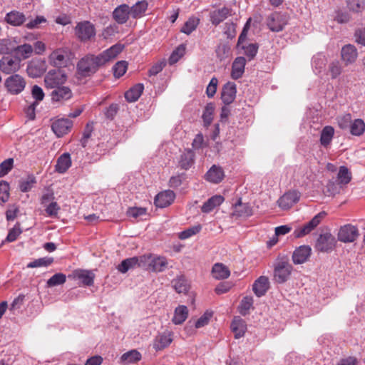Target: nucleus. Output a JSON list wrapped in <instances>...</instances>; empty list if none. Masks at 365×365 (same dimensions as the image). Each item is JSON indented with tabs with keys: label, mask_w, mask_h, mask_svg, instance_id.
I'll return each mask as SVG.
<instances>
[{
	"label": "nucleus",
	"mask_w": 365,
	"mask_h": 365,
	"mask_svg": "<svg viewBox=\"0 0 365 365\" xmlns=\"http://www.w3.org/2000/svg\"><path fill=\"white\" fill-rule=\"evenodd\" d=\"M173 287L175 290L179 293L186 294L190 289V284L186 278L182 276H178L172 281Z\"/></svg>",
	"instance_id": "nucleus-38"
},
{
	"label": "nucleus",
	"mask_w": 365,
	"mask_h": 365,
	"mask_svg": "<svg viewBox=\"0 0 365 365\" xmlns=\"http://www.w3.org/2000/svg\"><path fill=\"white\" fill-rule=\"evenodd\" d=\"M31 95L32 97L36 100V103H34L29 106L28 108V114L30 115L31 119H34L35 106L38 104V101H41L43 99L44 93L40 86L34 85L31 88Z\"/></svg>",
	"instance_id": "nucleus-31"
},
{
	"label": "nucleus",
	"mask_w": 365,
	"mask_h": 365,
	"mask_svg": "<svg viewBox=\"0 0 365 365\" xmlns=\"http://www.w3.org/2000/svg\"><path fill=\"white\" fill-rule=\"evenodd\" d=\"M212 274L216 279H225L230 277V270L222 263H215L212 268Z\"/></svg>",
	"instance_id": "nucleus-33"
},
{
	"label": "nucleus",
	"mask_w": 365,
	"mask_h": 365,
	"mask_svg": "<svg viewBox=\"0 0 365 365\" xmlns=\"http://www.w3.org/2000/svg\"><path fill=\"white\" fill-rule=\"evenodd\" d=\"M214 110L215 106L213 103H210L206 105L202 113V120L205 127H208L211 124L213 119Z\"/></svg>",
	"instance_id": "nucleus-46"
},
{
	"label": "nucleus",
	"mask_w": 365,
	"mask_h": 365,
	"mask_svg": "<svg viewBox=\"0 0 365 365\" xmlns=\"http://www.w3.org/2000/svg\"><path fill=\"white\" fill-rule=\"evenodd\" d=\"M9 185L6 181H1L0 182V205H2L3 203L8 201L9 198Z\"/></svg>",
	"instance_id": "nucleus-53"
},
{
	"label": "nucleus",
	"mask_w": 365,
	"mask_h": 365,
	"mask_svg": "<svg viewBox=\"0 0 365 365\" xmlns=\"http://www.w3.org/2000/svg\"><path fill=\"white\" fill-rule=\"evenodd\" d=\"M351 121L352 118L350 113H347L337 118L338 125L342 130H349Z\"/></svg>",
	"instance_id": "nucleus-58"
},
{
	"label": "nucleus",
	"mask_w": 365,
	"mask_h": 365,
	"mask_svg": "<svg viewBox=\"0 0 365 365\" xmlns=\"http://www.w3.org/2000/svg\"><path fill=\"white\" fill-rule=\"evenodd\" d=\"M253 302H254V300H253L252 297L246 296V297H243V299H242V301L240 302V313L242 314H245L246 312L250 310L252 307Z\"/></svg>",
	"instance_id": "nucleus-59"
},
{
	"label": "nucleus",
	"mask_w": 365,
	"mask_h": 365,
	"mask_svg": "<svg viewBox=\"0 0 365 365\" xmlns=\"http://www.w3.org/2000/svg\"><path fill=\"white\" fill-rule=\"evenodd\" d=\"M175 198V194L173 191L168 190L158 193L154 200L156 207L164 208L171 205Z\"/></svg>",
	"instance_id": "nucleus-18"
},
{
	"label": "nucleus",
	"mask_w": 365,
	"mask_h": 365,
	"mask_svg": "<svg viewBox=\"0 0 365 365\" xmlns=\"http://www.w3.org/2000/svg\"><path fill=\"white\" fill-rule=\"evenodd\" d=\"M73 126V122L68 118L57 119L53 122L51 129L58 138L67 134Z\"/></svg>",
	"instance_id": "nucleus-12"
},
{
	"label": "nucleus",
	"mask_w": 365,
	"mask_h": 365,
	"mask_svg": "<svg viewBox=\"0 0 365 365\" xmlns=\"http://www.w3.org/2000/svg\"><path fill=\"white\" fill-rule=\"evenodd\" d=\"M273 267V279L278 284L286 282L293 271V266L285 256L278 257L274 263Z\"/></svg>",
	"instance_id": "nucleus-1"
},
{
	"label": "nucleus",
	"mask_w": 365,
	"mask_h": 365,
	"mask_svg": "<svg viewBox=\"0 0 365 365\" xmlns=\"http://www.w3.org/2000/svg\"><path fill=\"white\" fill-rule=\"evenodd\" d=\"M194 153L191 150H185L179 160V166L183 170H188L194 163Z\"/></svg>",
	"instance_id": "nucleus-41"
},
{
	"label": "nucleus",
	"mask_w": 365,
	"mask_h": 365,
	"mask_svg": "<svg viewBox=\"0 0 365 365\" xmlns=\"http://www.w3.org/2000/svg\"><path fill=\"white\" fill-rule=\"evenodd\" d=\"M312 255V248L309 245H302L297 247L292 254V261L294 264H302L307 262Z\"/></svg>",
	"instance_id": "nucleus-14"
},
{
	"label": "nucleus",
	"mask_w": 365,
	"mask_h": 365,
	"mask_svg": "<svg viewBox=\"0 0 365 365\" xmlns=\"http://www.w3.org/2000/svg\"><path fill=\"white\" fill-rule=\"evenodd\" d=\"M4 19L6 23L11 26H19L25 22L26 16L23 13L17 11H11L6 14Z\"/></svg>",
	"instance_id": "nucleus-32"
},
{
	"label": "nucleus",
	"mask_w": 365,
	"mask_h": 365,
	"mask_svg": "<svg viewBox=\"0 0 365 365\" xmlns=\"http://www.w3.org/2000/svg\"><path fill=\"white\" fill-rule=\"evenodd\" d=\"M350 133L354 136H360L365 131V123L362 119L357 118L352 120L349 128Z\"/></svg>",
	"instance_id": "nucleus-43"
},
{
	"label": "nucleus",
	"mask_w": 365,
	"mask_h": 365,
	"mask_svg": "<svg viewBox=\"0 0 365 365\" xmlns=\"http://www.w3.org/2000/svg\"><path fill=\"white\" fill-rule=\"evenodd\" d=\"M237 48L243 50L248 60L251 61L256 56L259 46L257 43H249L247 45H241L240 47Z\"/></svg>",
	"instance_id": "nucleus-47"
},
{
	"label": "nucleus",
	"mask_w": 365,
	"mask_h": 365,
	"mask_svg": "<svg viewBox=\"0 0 365 365\" xmlns=\"http://www.w3.org/2000/svg\"><path fill=\"white\" fill-rule=\"evenodd\" d=\"M202 230V226L200 225H195L193 227H189L188 229L181 232L179 233V238L180 240H186L200 232Z\"/></svg>",
	"instance_id": "nucleus-55"
},
{
	"label": "nucleus",
	"mask_w": 365,
	"mask_h": 365,
	"mask_svg": "<svg viewBox=\"0 0 365 365\" xmlns=\"http://www.w3.org/2000/svg\"><path fill=\"white\" fill-rule=\"evenodd\" d=\"M225 178L223 169L218 165H213L205 175V179L212 183L218 184Z\"/></svg>",
	"instance_id": "nucleus-22"
},
{
	"label": "nucleus",
	"mask_w": 365,
	"mask_h": 365,
	"mask_svg": "<svg viewBox=\"0 0 365 365\" xmlns=\"http://www.w3.org/2000/svg\"><path fill=\"white\" fill-rule=\"evenodd\" d=\"M130 16V7L127 4H122L116 7L113 12L114 20L119 24H123Z\"/></svg>",
	"instance_id": "nucleus-26"
},
{
	"label": "nucleus",
	"mask_w": 365,
	"mask_h": 365,
	"mask_svg": "<svg viewBox=\"0 0 365 365\" xmlns=\"http://www.w3.org/2000/svg\"><path fill=\"white\" fill-rule=\"evenodd\" d=\"M358 56L357 49L354 45L346 44L341 51V58L346 66L354 63Z\"/></svg>",
	"instance_id": "nucleus-19"
},
{
	"label": "nucleus",
	"mask_w": 365,
	"mask_h": 365,
	"mask_svg": "<svg viewBox=\"0 0 365 365\" xmlns=\"http://www.w3.org/2000/svg\"><path fill=\"white\" fill-rule=\"evenodd\" d=\"M348 7L356 12H359L365 8V0H348Z\"/></svg>",
	"instance_id": "nucleus-61"
},
{
	"label": "nucleus",
	"mask_w": 365,
	"mask_h": 365,
	"mask_svg": "<svg viewBox=\"0 0 365 365\" xmlns=\"http://www.w3.org/2000/svg\"><path fill=\"white\" fill-rule=\"evenodd\" d=\"M46 71V64L44 61L34 60L31 61L26 68L28 75L31 78H38Z\"/></svg>",
	"instance_id": "nucleus-17"
},
{
	"label": "nucleus",
	"mask_w": 365,
	"mask_h": 365,
	"mask_svg": "<svg viewBox=\"0 0 365 365\" xmlns=\"http://www.w3.org/2000/svg\"><path fill=\"white\" fill-rule=\"evenodd\" d=\"M71 166V159L68 153L62 154L57 159L55 170L59 173H64Z\"/></svg>",
	"instance_id": "nucleus-34"
},
{
	"label": "nucleus",
	"mask_w": 365,
	"mask_h": 365,
	"mask_svg": "<svg viewBox=\"0 0 365 365\" xmlns=\"http://www.w3.org/2000/svg\"><path fill=\"white\" fill-rule=\"evenodd\" d=\"M336 239L331 233L327 232L319 236L315 249L321 252H330L336 246Z\"/></svg>",
	"instance_id": "nucleus-4"
},
{
	"label": "nucleus",
	"mask_w": 365,
	"mask_h": 365,
	"mask_svg": "<svg viewBox=\"0 0 365 365\" xmlns=\"http://www.w3.org/2000/svg\"><path fill=\"white\" fill-rule=\"evenodd\" d=\"M142 359L141 354L136 349L128 351L120 356V362L124 364H135Z\"/></svg>",
	"instance_id": "nucleus-40"
},
{
	"label": "nucleus",
	"mask_w": 365,
	"mask_h": 365,
	"mask_svg": "<svg viewBox=\"0 0 365 365\" xmlns=\"http://www.w3.org/2000/svg\"><path fill=\"white\" fill-rule=\"evenodd\" d=\"M230 328L236 339L244 336L247 331V324L240 317H235L232 321Z\"/></svg>",
	"instance_id": "nucleus-27"
},
{
	"label": "nucleus",
	"mask_w": 365,
	"mask_h": 365,
	"mask_svg": "<svg viewBox=\"0 0 365 365\" xmlns=\"http://www.w3.org/2000/svg\"><path fill=\"white\" fill-rule=\"evenodd\" d=\"M245 65L246 59L244 57H237L232 64L231 78L235 80L240 78L245 72Z\"/></svg>",
	"instance_id": "nucleus-29"
},
{
	"label": "nucleus",
	"mask_w": 365,
	"mask_h": 365,
	"mask_svg": "<svg viewBox=\"0 0 365 365\" xmlns=\"http://www.w3.org/2000/svg\"><path fill=\"white\" fill-rule=\"evenodd\" d=\"M128 69V63L125 61H120L117 62L113 68V74L115 78H120L123 76Z\"/></svg>",
	"instance_id": "nucleus-54"
},
{
	"label": "nucleus",
	"mask_w": 365,
	"mask_h": 365,
	"mask_svg": "<svg viewBox=\"0 0 365 365\" xmlns=\"http://www.w3.org/2000/svg\"><path fill=\"white\" fill-rule=\"evenodd\" d=\"M14 160L9 158L0 164V178L6 175L13 168Z\"/></svg>",
	"instance_id": "nucleus-60"
},
{
	"label": "nucleus",
	"mask_w": 365,
	"mask_h": 365,
	"mask_svg": "<svg viewBox=\"0 0 365 365\" xmlns=\"http://www.w3.org/2000/svg\"><path fill=\"white\" fill-rule=\"evenodd\" d=\"M123 48L124 45L120 43H116L110 46L109 48L105 50L97 56L98 62L103 66L106 63L114 60L118 54L123 51Z\"/></svg>",
	"instance_id": "nucleus-8"
},
{
	"label": "nucleus",
	"mask_w": 365,
	"mask_h": 365,
	"mask_svg": "<svg viewBox=\"0 0 365 365\" xmlns=\"http://www.w3.org/2000/svg\"><path fill=\"white\" fill-rule=\"evenodd\" d=\"M237 88L235 83L228 82L224 85L221 93V99L226 105L232 103L236 97Z\"/></svg>",
	"instance_id": "nucleus-24"
},
{
	"label": "nucleus",
	"mask_w": 365,
	"mask_h": 365,
	"mask_svg": "<svg viewBox=\"0 0 365 365\" xmlns=\"http://www.w3.org/2000/svg\"><path fill=\"white\" fill-rule=\"evenodd\" d=\"M76 34L81 41H86L96 36V29L89 21L78 23L76 26Z\"/></svg>",
	"instance_id": "nucleus-7"
},
{
	"label": "nucleus",
	"mask_w": 365,
	"mask_h": 365,
	"mask_svg": "<svg viewBox=\"0 0 365 365\" xmlns=\"http://www.w3.org/2000/svg\"><path fill=\"white\" fill-rule=\"evenodd\" d=\"M144 86L142 83H138L130 88L125 93V98L128 102H135L138 100L143 93Z\"/></svg>",
	"instance_id": "nucleus-36"
},
{
	"label": "nucleus",
	"mask_w": 365,
	"mask_h": 365,
	"mask_svg": "<svg viewBox=\"0 0 365 365\" xmlns=\"http://www.w3.org/2000/svg\"><path fill=\"white\" fill-rule=\"evenodd\" d=\"M329 72L331 76V78H336L342 73V67L339 61H334L329 65Z\"/></svg>",
	"instance_id": "nucleus-57"
},
{
	"label": "nucleus",
	"mask_w": 365,
	"mask_h": 365,
	"mask_svg": "<svg viewBox=\"0 0 365 365\" xmlns=\"http://www.w3.org/2000/svg\"><path fill=\"white\" fill-rule=\"evenodd\" d=\"M301 194L297 190H289L285 192L277 201L278 205L283 210H289L300 199Z\"/></svg>",
	"instance_id": "nucleus-9"
},
{
	"label": "nucleus",
	"mask_w": 365,
	"mask_h": 365,
	"mask_svg": "<svg viewBox=\"0 0 365 365\" xmlns=\"http://www.w3.org/2000/svg\"><path fill=\"white\" fill-rule=\"evenodd\" d=\"M267 25L272 31H280L286 25L285 20L279 13L271 14L267 19Z\"/></svg>",
	"instance_id": "nucleus-23"
},
{
	"label": "nucleus",
	"mask_w": 365,
	"mask_h": 365,
	"mask_svg": "<svg viewBox=\"0 0 365 365\" xmlns=\"http://www.w3.org/2000/svg\"><path fill=\"white\" fill-rule=\"evenodd\" d=\"M15 51L16 54L20 56L22 58L26 59L31 56L33 53V48L31 45L25 43L17 46Z\"/></svg>",
	"instance_id": "nucleus-52"
},
{
	"label": "nucleus",
	"mask_w": 365,
	"mask_h": 365,
	"mask_svg": "<svg viewBox=\"0 0 365 365\" xmlns=\"http://www.w3.org/2000/svg\"><path fill=\"white\" fill-rule=\"evenodd\" d=\"M234 210L232 213L235 217H248L252 215V207L248 203H242L241 198L238 199L233 205Z\"/></svg>",
	"instance_id": "nucleus-20"
},
{
	"label": "nucleus",
	"mask_w": 365,
	"mask_h": 365,
	"mask_svg": "<svg viewBox=\"0 0 365 365\" xmlns=\"http://www.w3.org/2000/svg\"><path fill=\"white\" fill-rule=\"evenodd\" d=\"M224 201V197L221 195H214L208 199L201 207L202 212L208 213L213 210L216 207L220 206Z\"/></svg>",
	"instance_id": "nucleus-37"
},
{
	"label": "nucleus",
	"mask_w": 365,
	"mask_h": 365,
	"mask_svg": "<svg viewBox=\"0 0 365 365\" xmlns=\"http://www.w3.org/2000/svg\"><path fill=\"white\" fill-rule=\"evenodd\" d=\"M173 333L169 331L158 334L153 341L154 349L161 351L169 346L173 341Z\"/></svg>",
	"instance_id": "nucleus-15"
},
{
	"label": "nucleus",
	"mask_w": 365,
	"mask_h": 365,
	"mask_svg": "<svg viewBox=\"0 0 365 365\" xmlns=\"http://www.w3.org/2000/svg\"><path fill=\"white\" fill-rule=\"evenodd\" d=\"M59 210L60 206L58 205L56 202H50L46 205V207L45 209L47 215L49 217L56 216Z\"/></svg>",
	"instance_id": "nucleus-63"
},
{
	"label": "nucleus",
	"mask_w": 365,
	"mask_h": 365,
	"mask_svg": "<svg viewBox=\"0 0 365 365\" xmlns=\"http://www.w3.org/2000/svg\"><path fill=\"white\" fill-rule=\"evenodd\" d=\"M351 180V174L349 169L345 166L339 168L337 174V181L339 185H346L349 183Z\"/></svg>",
	"instance_id": "nucleus-45"
},
{
	"label": "nucleus",
	"mask_w": 365,
	"mask_h": 365,
	"mask_svg": "<svg viewBox=\"0 0 365 365\" xmlns=\"http://www.w3.org/2000/svg\"><path fill=\"white\" fill-rule=\"evenodd\" d=\"M359 236V230L356 227L351 225L342 226L338 233V240L343 242H352Z\"/></svg>",
	"instance_id": "nucleus-10"
},
{
	"label": "nucleus",
	"mask_w": 365,
	"mask_h": 365,
	"mask_svg": "<svg viewBox=\"0 0 365 365\" xmlns=\"http://www.w3.org/2000/svg\"><path fill=\"white\" fill-rule=\"evenodd\" d=\"M4 84L7 91L10 93L16 95L24 91L26 83L22 76L18 74H14L7 78Z\"/></svg>",
	"instance_id": "nucleus-5"
},
{
	"label": "nucleus",
	"mask_w": 365,
	"mask_h": 365,
	"mask_svg": "<svg viewBox=\"0 0 365 365\" xmlns=\"http://www.w3.org/2000/svg\"><path fill=\"white\" fill-rule=\"evenodd\" d=\"M334 134V129L333 127L329 126V125L325 126L321 133V136H320L321 144L324 147H327V145H329L330 144V143L331 142Z\"/></svg>",
	"instance_id": "nucleus-44"
},
{
	"label": "nucleus",
	"mask_w": 365,
	"mask_h": 365,
	"mask_svg": "<svg viewBox=\"0 0 365 365\" xmlns=\"http://www.w3.org/2000/svg\"><path fill=\"white\" fill-rule=\"evenodd\" d=\"M188 317V309L185 305H179L175 308L174 315L172 319L173 324L178 325L182 324Z\"/></svg>",
	"instance_id": "nucleus-39"
},
{
	"label": "nucleus",
	"mask_w": 365,
	"mask_h": 365,
	"mask_svg": "<svg viewBox=\"0 0 365 365\" xmlns=\"http://www.w3.org/2000/svg\"><path fill=\"white\" fill-rule=\"evenodd\" d=\"M68 52L63 48H58L53 51L48 56L49 62L56 67H61L66 66Z\"/></svg>",
	"instance_id": "nucleus-16"
},
{
	"label": "nucleus",
	"mask_w": 365,
	"mask_h": 365,
	"mask_svg": "<svg viewBox=\"0 0 365 365\" xmlns=\"http://www.w3.org/2000/svg\"><path fill=\"white\" fill-rule=\"evenodd\" d=\"M326 212H321L315 215L309 222L304 225L303 226L298 227L294 230V235L297 238L302 237L309 234L314 228H316L322 220L325 217Z\"/></svg>",
	"instance_id": "nucleus-6"
},
{
	"label": "nucleus",
	"mask_w": 365,
	"mask_h": 365,
	"mask_svg": "<svg viewBox=\"0 0 365 365\" xmlns=\"http://www.w3.org/2000/svg\"><path fill=\"white\" fill-rule=\"evenodd\" d=\"M217 84V78L216 77H212L206 88V94L209 98L213 97L216 93Z\"/></svg>",
	"instance_id": "nucleus-62"
},
{
	"label": "nucleus",
	"mask_w": 365,
	"mask_h": 365,
	"mask_svg": "<svg viewBox=\"0 0 365 365\" xmlns=\"http://www.w3.org/2000/svg\"><path fill=\"white\" fill-rule=\"evenodd\" d=\"M67 81L66 73L61 69L50 70L44 77L45 86L47 88H55L63 85Z\"/></svg>",
	"instance_id": "nucleus-3"
},
{
	"label": "nucleus",
	"mask_w": 365,
	"mask_h": 365,
	"mask_svg": "<svg viewBox=\"0 0 365 365\" xmlns=\"http://www.w3.org/2000/svg\"><path fill=\"white\" fill-rule=\"evenodd\" d=\"M200 19L196 17H190L188 20L185 23L184 26L181 29V32L190 34L193 31H195L199 24Z\"/></svg>",
	"instance_id": "nucleus-48"
},
{
	"label": "nucleus",
	"mask_w": 365,
	"mask_h": 365,
	"mask_svg": "<svg viewBox=\"0 0 365 365\" xmlns=\"http://www.w3.org/2000/svg\"><path fill=\"white\" fill-rule=\"evenodd\" d=\"M269 288V282L267 277L260 276L257 278L253 285L252 290L258 297L264 296Z\"/></svg>",
	"instance_id": "nucleus-25"
},
{
	"label": "nucleus",
	"mask_w": 365,
	"mask_h": 365,
	"mask_svg": "<svg viewBox=\"0 0 365 365\" xmlns=\"http://www.w3.org/2000/svg\"><path fill=\"white\" fill-rule=\"evenodd\" d=\"M97 56L88 54L83 57L77 63L78 74L83 77L91 76L101 66Z\"/></svg>",
	"instance_id": "nucleus-2"
},
{
	"label": "nucleus",
	"mask_w": 365,
	"mask_h": 365,
	"mask_svg": "<svg viewBox=\"0 0 365 365\" xmlns=\"http://www.w3.org/2000/svg\"><path fill=\"white\" fill-rule=\"evenodd\" d=\"M148 259H149V257L146 255H143L140 257H134L125 259L118 266V269L121 273H125L128 269L133 268L136 265L145 267V260Z\"/></svg>",
	"instance_id": "nucleus-11"
},
{
	"label": "nucleus",
	"mask_w": 365,
	"mask_h": 365,
	"mask_svg": "<svg viewBox=\"0 0 365 365\" xmlns=\"http://www.w3.org/2000/svg\"><path fill=\"white\" fill-rule=\"evenodd\" d=\"M51 99L53 101L59 102L67 101L72 97V91L68 86H63V85L56 87L51 92Z\"/></svg>",
	"instance_id": "nucleus-28"
},
{
	"label": "nucleus",
	"mask_w": 365,
	"mask_h": 365,
	"mask_svg": "<svg viewBox=\"0 0 365 365\" xmlns=\"http://www.w3.org/2000/svg\"><path fill=\"white\" fill-rule=\"evenodd\" d=\"M148 9V3L145 1H138L130 8V16L133 19H139L143 16Z\"/></svg>",
	"instance_id": "nucleus-42"
},
{
	"label": "nucleus",
	"mask_w": 365,
	"mask_h": 365,
	"mask_svg": "<svg viewBox=\"0 0 365 365\" xmlns=\"http://www.w3.org/2000/svg\"><path fill=\"white\" fill-rule=\"evenodd\" d=\"M20 68V60L10 56H4L0 60V69L3 73H11L18 71Z\"/></svg>",
	"instance_id": "nucleus-13"
},
{
	"label": "nucleus",
	"mask_w": 365,
	"mask_h": 365,
	"mask_svg": "<svg viewBox=\"0 0 365 365\" xmlns=\"http://www.w3.org/2000/svg\"><path fill=\"white\" fill-rule=\"evenodd\" d=\"M53 259L51 257H43L34 260L27 264L29 268H36L39 267H47L52 264Z\"/></svg>",
	"instance_id": "nucleus-56"
},
{
	"label": "nucleus",
	"mask_w": 365,
	"mask_h": 365,
	"mask_svg": "<svg viewBox=\"0 0 365 365\" xmlns=\"http://www.w3.org/2000/svg\"><path fill=\"white\" fill-rule=\"evenodd\" d=\"M66 276L63 273H56L48 279L47 287H52L63 284L66 282Z\"/></svg>",
	"instance_id": "nucleus-50"
},
{
	"label": "nucleus",
	"mask_w": 365,
	"mask_h": 365,
	"mask_svg": "<svg viewBox=\"0 0 365 365\" xmlns=\"http://www.w3.org/2000/svg\"><path fill=\"white\" fill-rule=\"evenodd\" d=\"M149 259L145 260V267H148L154 272H163L168 266V261L164 257H154L150 255H146Z\"/></svg>",
	"instance_id": "nucleus-21"
},
{
	"label": "nucleus",
	"mask_w": 365,
	"mask_h": 365,
	"mask_svg": "<svg viewBox=\"0 0 365 365\" xmlns=\"http://www.w3.org/2000/svg\"><path fill=\"white\" fill-rule=\"evenodd\" d=\"M216 56L220 61H223L231 55V48L227 44H220L216 50Z\"/></svg>",
	"instance_id": "nucleus-49"
},
{
	"label": "nucleus",
	"mask_w": 365,
	"mask_h": 365,
	"mask_svg": "<svg viewBox=\"0 0 365 365\" xmlns=\"http://www.w3.org/2000/svg\"><path fill=\"white\" fill-rule=\"evenodd\" d=\"M74 279L81 280L86 286H91L93 284L94 274L88 270L77 269L72 274Z\"/></svg>",
	"instance_id": "nucleus-35"
},
{
	"label": "nucleus",
	"mask_w": 365,
	"mask_h": 365,
	"mask_svg": "<svg viewBox=\"0 0 365 365\" xmlns=\"http://www.w3.org/2000/svg\"><path fill=\"white\" fill-rule=\"evenodd\" d=\"M212 314V312H206L195 322V328L199 329L205 327L209 323Z\"/></svg>",
	"instance_id": "nucleus-64"
},
{
	"label": "nucleus",
	"mask_w": 365,
	"mask_h": 365,
	"mask_svg": "<svg viewBox=\"0 0 365 365\" xmlns=\"http://www.w3.org/2000/svg\"><path fill=\"white\" fill-rule=\"evenodd\" d=\"M36 183V178L34 175H29L26 179L20 182L19 188L21 192H29Z\"/></svg>",
	"instance_id": "nucleus-51"
},
{
	"label": "nucleus",
	"mask_w": 365,
	"mask_h": 365,
	"mask_svg": "<svg viewBox=\"0 0 365 365\" xmlns=\"http://www.w3.org/2000/svg\"><path fill=\"white\" fill-rule=\"evenodd\" d=\"M232 9L224 6L221 9H217L211 12L210 21L213 25H218L226 19L228 16L232 15Z\"/></svg>",
	"instance_id": "nucleus-30"
}]
</instances>
